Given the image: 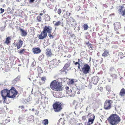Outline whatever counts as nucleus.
<instances>
[{
	"instance_id": "obj_60",
	"label": "nucleus",
	"mask_w": 125,
	"mask_h": 125,
	"mask_svg": "<svg viewBox=\"0 0 125 125\" xmlns=\"http://www.w3.org/2000/svg\"><path fill=\"white\" fill-rule=\"evenodd\" d=\"M79 65L78 66V68L79 69H81L80 68V64H79Z\"/></svg>"
},
{
	"instance_id": "obj_4",
	"label": "nucleus",
	"mask_w": 125,
	"mask_h": 125,
	"mask_svg": "<svg viewBox=\"0 0 125 125\" xmlns=\"http://www.w3.org/2000/svg\"><path fill=\"white\" fill-rule=\"evenodd\" d=\"M90 68V67L89 65L85 64L82 68V70H80V71H82L84 74H86L89 73Z\"/></svg>"
},
{
	"instance_id": "obj_14",
	"label": "nucleus",
	"mask_w": 125,
	"mask_h": 125,
	"mask_svg": "<svg viewBox=\"0 0 125 125\" xmlns=\"http://www.w3.org/2000/svg\"><path fill=\"white\" fill-rule=\"evenodd\" d=\"M19 29L22 36L25 37L27 35V32L26 31H25L23 29L20 27L19 28Z\"/></svg>"
},
{
	"instance_id": "obj_3",
	"label": "nucleus",
	"mask_w": 125,
	"mask_h": 125,
	"mask_svg": "<svg viewBox=\"0 0 125 125\" xmlns=\"http://www.w3.org/2000/svg\"><path fill=\"white\" fill-rule=\"evenodd\" d=\"M63 103L59 102H56L52 105L53 110L55 112H60L62 109Z\"/></svg>"
},
{
	"instance_id": "obj_15",
	"label": "nucleus",
	"mask_w": 125,
	"mask_h": 125,
	"mask_svg": "<svg viewBox=\"0 0 125 125\" xmlns=\"http://www.w3.org/2000/svg\"><path fill=\"white\" fill-rule=\"evenodd\" d=\"M59 60H57L56 59H53V60L51 61V63L54 66H56L58 65V64L60 62Z\"/></svg>"
},
{
	"instance_id": "obj_5",
	"label": "nucleus",
	"mask_w": 125,
	"mask_h": 125,
	"mask_svg": "<svg viewBox=\"0 0 125 125\" xmlns=\"http://www.w3.org/2000/svg\"><path fill=\"white\" fill-rule=\"evenodd\" d=\"M110 102H112L111 100H109L107 102L106 101L104 103V108L106 110L110 109L111 108V104Z\"/></svg>"
},
{
	"instance_id": "obj_21",
	"label": "nucleus",
	"mask_w": 125,
	"mask_h": 125,
	"mask_svg": "<svg viewBox=\"0 0 125 125\" xmlns=\"http://www.w3.org/2000/svg\"><path fill=\"white\" fill-rule=\"evenodd\" d=\"M65 120L64 118L62 119V118H61L59 120L58 122L57 125H59L60 124V122L63 125H64V122L65 121Z\"/></svg>"
},
{
	"instance_id": "obj_32",
	"label": "nucleus",
	"mask_w": 125,
	"mask_h": 125,
	"mask_svg": "<svg viewBox=\"0 0 125 125\" xmlns=\"http://www.w3.org/2000/svg\"><path fill=\"white\" fill-rule=\"evenodd\" d=\"M7 97L9 98H13L15 97V94H13V95L10 96V93H9V94H8L7 95Z\"/></svg>"
},
{
	"instance_id": "obj_34",
	"label": "nucleus",
	"mask_w": 125,
	"mask_h": 125,
	"mask_svg": "<svg viewBox=\"0 0 125 125\" xmlns=\"http://www.w3.org/2000/svg\"><path fill=\"white\" fill-rule=\"evenodd\" d=\"M61 22L60 21L56 22L54 24V26H58L61 24Z\"/></svg>"
},
{
	"instance_id": "obj_33",
	"label": "nucleus",
	"mask_w": 125,
	"mask_h": 125,
	"mask_svg": "<svg viewBox=\"0 0 125 125\" xmlns=\"http://www.w3.org/2000/svg\"><path fill=\"white\" fill-rule=\"evenodd\" d=\"M111 88L110 86L109 85L107 86L106 87V89L108 92H111Z\"/></svg>"
},
{
	"instance_id": "obj_45",
	"label": "nucleus",
	"mask_w": 125,
	"mask_h": 125,
	"mask_svg": "<svg viewBox=\"0 0 125 125\" xmlns=\"http://www.w3.org/2000/svg\"><path fill=\"white\" fill-rule=\"evenodd\" d=\"M36 64V62L35 61L33 62L32 63V65L33 66V67H35V66Z\"/></svg>"
},
{
	"instance_id": "obj_6",
	"label": "nucleus",
	"mask_w": 125,
	"mask_h": 125,
	"mask_svg": "<svg viewBox=\"0 0 125 125\" xmlns=\"http://www.w3.org/2000/svg\"><path fill=\"white\" fill-rule=\"evenodd\" d=\"M52 29V27L51 26H45L44 27L43 31L47 34V33H51Z\"/></svg>"
},
{
	"instance_id": "obj_23",
	"label": "nucleus",
	"mask_w": 125,
	"mask_h": 125,
	"mask_svg": "<svg viewBox=\"0 0 125 125\" xmlns=\"http://www.w3.org/2000/svg\"><path fill=\"white\" fill-rule=\"evenodd\" d=\"M125 94V90L123 88L121 90L120 93V94L121 96H124Z\"/></svg>"
},
{
	"instance_id": "obj_38",
	"label": "nucleus",
	"mask_w": 125,
	"mask_h": 125,
	"mask_svg": "<svg viewBox=\"0 0 125 125\" xmlns=\"http://www.w3.org/2000/svg\"><path fill=\"white\" fill-rule=\"evenodd\" d=\"M113 75L111 76H111L114 79L116 78L117 77V76L116 74H113V73L112 74Z\"/></svg>"
},
{
	"instance_id": "obj_7",
	"label": "nucleus",
	"mask_w": 125,
	"mask_h": 125,
	"mask_svg": "<svg viewBox=\"0 0 125 125\" xmlns=\"http://www.w3.org/2000/svg\"><path fill=\"white\" fill-rule=\"evenodd\" d=\"M66 93L67 94H68L70 95V96L72 97H74L75 96V91H73V94H72V91L71 89H69V87L67 86L65 88Z\"/></svg>"
},
{
	"instance_id": "obj_2",
	"label": "nucleus",
	"mask_w": 125,
	"mask_h": 125,
	"mask_svg": "<svg viewBox=\"0 0 125 125\" xmlns=\"http://www.w3.org/2000/svg\"><path fill=\"white\" fill-rule=\"evenodd\" d=\"M50 87L52 89L55 91H60L62 90L60 83L56 80H54L51 82L50 84Z\"/></svg>"
},
{
	"instance_id": "obj_57",
	"label": "nucleus",
	"mask_w": 125,
	"mask_h": 125,
	"mask_svg": "<svg viewBox=\"0 0 125 125\" xmlns=\"http://www.w3.org/2000/svg\"><path fill=\"white\" fill-rule=\"evenodd\" d=\"M21 108L22 110H23L24 109V106H21Z\"/></svg>"
},
{
	"instance_id": "obj_36",
	"label": "nucleus",
	"mask_w": 125,
	"mask_h": 125,
	"mask_svg": "<svg viewBox=\"0 0 125 125\" xmlns=\"http://www.w3.org/2000/svg\"><path fill=\"white\" fill-rule=\"evenodd\" d=\"M44 55H40L38 58L39 60H42L43 59Z\"/></svg>"
},
{
	"instance_id": "obj_10",
	"label": "nucleus",
	"mask_w": 125,
	"mask_h": 125,
	"mask_svg": "<svg viewBox=\"0 0 125 125\" xmlns=\"http://www.w3.org/2000/svg\"><path fill=\"white\" fill-rule=\"evenodd\" d=\"M118 10L119 13L122 16H124L125 15V8L123 6H119L118 7Z\"/></svg>"
},
{
	"instance_id": "obj_20",
	"label": "nucleus",
	"mask_w": 125,
	"mask_h": 125,
	"mask_svg": "<svg viewBox=\"0 0 125 125\" xmlns=\"http://www.w3.org/2000/svg\"><path fill=\"white\" fill-rule=\"evenodd\" d=\"M110 71L109 72V73L111 75V76L113 75L112 74L115 72V70L114 68L113 67H112L110 68Z\"/></svg>"
},
{
	"instance_id": "obj_31",
	"label": "nucleus",
	"mask_w": 125,
	"mask_h": 125,
	"mask_svg": "<svg viewBox=\"0 0 125 125\" xmlns=\"http://www.w3.org/2000/svg\"><path fill=\"white\" fill-rule=\"evenodd\" d=\"M16 90L14 87H11L10 90H9V92H10H10L11 93H13V91H15Z\"/></svg>"
},
{
	"instance_id": "obj_48",
	"label": "nucleus",
	"mask_w": 125,
	"mask_h": 125,
	"mask_svg": "<svg viewBox=\"0 0 125 125\" xmlns=\"http://www.w3.org/2000/svg\"><path fill=\"white\" fill-rule=\"evenodd\" d=\"M46 79V78L45 77H42L41 78V80L42 81H45Z\"/></svg>"
},
{
	"instance_id": "obj_16",
	"label": "nucleus",
	"mask_w": 125,
	"mask_h": 125,
	"mask_svg": "<svg viewBox=\"0 0 125 125\" xmlns=\"http://www.w3.org/2000/svg\"><path fill=\"white\" fill-rule=\"evenodd\" d=\"M114 25L115 30H118L120 28L121 25L119 22H116L115 23Z\"/></svg>"
},
{
	"instance_id": "obj_35",
	"label": "nucleus",
	"mask_w": 125,
	"mask_h": 125,
	"mask_svg": "<svg viewBox=\"0 0 125 125\" xmlns=\"http://www.w3.org/2000/svg\"><path fill=\"white\" fill-rule=\"evenodd\" d=\"M36 19L39 22L41 21V20L42 18L40 16H39L37 17L36 18Z\"/></svg>"
},
{
	"instance_id": "obj_37",
	"label": "nucleus",
	"mask_w": 125,
	"mask_h": 125,
	"mask_svg": "<svg viewBox=\"0 0 125 125\" xmlns=\"http://www.w3.org/2000/svg\"><path fill=\"white\" fill-rule=\"evenodd\" d=\"M109 53V52L108 51L106 50H105L104 52L103 55H107Z\"/></svg>"
},
{
	"instance_id": "obj_26",
	"label": "nucleus",
	"mask_w": 125,
	"mask_h": 125,
	"mask_svg": "<svg viewBox=\"0 0 125 125\" xmlns=\"http://www.w3.org/2000/svg\"><path fill=\"white\" fill-rule=\"evenodd\" d=\"M46 55H52L51 50L49 49H47L46 50Z\"/></svg>"
},
{
	"instance_id": "obj_52",
	"label": "nucleus",
	"mask_w": 125,
	"mask_h": 125,
	"mask_svg": "<svg viewBox=\"0 0 125 125\" xmlns=\"http://www.w3.org/2000/svg\"><path fill=\"white\" fill-rule=\"evenodd\" d=\"M74 81L73 79H71L70 81V83L71 84H73L74 83Z\"/></svg>"
},
{
	"instance_id": "obj_46",
	"label": "nucleus",
	"mask_w": 125,
	"mask_h": 125,
	"mask_svg": "<svg viewBox=\"0 0 125 125\" xmlns=\"http://www.w3.org/2000/svg\"><path fill=\"white\" fill-rule=\"evenodd\" d=\"M85 44L87 45L88 46H89L90 45V44H91V43L89 42H85Z\"/></svg>"
},
{
	"instance_id": "obj_49",
	"label": "nucleus",
	"mask_w": 125,
	"mask_h": 125,
	"mask_svg": "<svg viewBox=\"0 0 125 125\" xmlns=\"http://www.w3.org/2000/svg\"><path fill=\"white\" fill-rule=\"evenodd\" d=\"M35 0H29V2L30 3H33Z\"/></svg>"
},
{
	"instance_id": "obj_53",
	"label": "nucleus",
	"mask_w": 125,
	"mask_h": 125,
	"mask_svg": "<svg viewBox=\"0 0 125 125\" xmlns=\"http://www.w3.org/2000/svg\"><path fill=\"white\" fill-rule=\"evenodd\" d=\"M14 93L13 94H15V95H17V94L18 93V92L16 91H16H14Z\"/></svg>"
},
{
	"instance_id": "obj_19",
	"label": "nucleus",
	"mask_w": 125,
	"mask_h": 125,
	"mask_svg": "<svg viewBox=\"0 0 125 125\" xmlns=\"http://www.w3.org/2000/svg\"><path fill=\"white\" fill-rule=\"evenodd\" d=\"M11 38L10 37H8L6 38V41L4 42V43L8 45L10 43V40Z\"/></svg>"
},
{
	"instance_id": "obj_30",
	"label": "nucleus",
	"mask_w": 125,
	"mask_h": 125,
	"mask_svg": "<svg viewBox=\"0 0 125 125\" xmlns=\"http://www.w3.org/2000/svg\"><path fill=\"white\" fill-rule=\"evenodd\" d=\"M95 116L94 115L93 116V118H90V119L88 120L89 122H91V124H92L93 123L94 121L95 118Z\"/></svg>"
},
{
	"instance_id": "obj_64",
	"label": "nucleus",
	"mask_w": 125,
	"mask_h": 125,
	"mask_svg": "<svg viewBox=\"0 0 125 125\" xmlns=\"http://www.w3.org/2000/svg\"><path fill=\"white\" fill-rule=\"evenodd\" d=\"M78 124L79 125H83V124L81 123H79Z\"/></svg>"
},
{
	"instance_id": "obj_13",
	"label": "nucleus",
	"mask_w": 125,
	"mask_h": 125,
	"mask_svg": "<svg viewBox=\"0 0 125 125\" xmlns=\"http://www.w3.org/2000/svg\"><path fill=\"white\" fill-rule=\"evenodd\" d=\"M33 53L34 54H38L41 52V50L40 49L38 48H34L32 49Z\"/></svg>"
},
{
	"instance_id": "obj_39",
	"label": "nucleus",
	"mask_w": 125,
	"mask_h": 125,
	"mask_svg": "<svg viewBox=\"0 0 125 125\" xmlns=\"http://www.w3.org/2000/svg\"><path fill=\"white\" fill-rule=\"evenodd\" d=\"M38 72L39 73H43V72L41 68L40 67H39L38 69Z\"/></svg>"
},
{
	"instance_id": "obj_59",
	"label": "nucleus",
	"mask_w": 125,
	"mask_h": 125,
	"mask_svg": "<svg viewBox=\"0 0 125 125\" xmlns=\"http://www.w3.org/2000/svg\"><path fill=\"white\" fill-rule=\"evenodd\" d=\"M82 119L83 120H85V117L84 116H83L82 118Z\"/></svg>"
},
{
	"instance_id": "obj_25",
	"label": "nucleus",
	"mask_w": 125,
	"mask_h": 125,
	"mask_svg": "<svg viewBox=\"0 0 125 125\" xmlns=\"http://www.w3.org/2000/svg\"><path fill=\"white\" fill-rule=\"evenodd\" d=\"M71 14L70 12H69L68 11H67L66 13V14H64L63 16V17L64 18H68V17L70 16Z\"/></svg>"
},
{
	"instance_id": "obj_9",
	"label": "nucleus",
	"mask_w": 125,
	"mask_h": 125,
	"mask_svg": "<svg viewBox=\"0 0 125 125\" xmlns=\"http://www.w3.org/2000/svg\"><path fill=\"white\" fill-rule=\"evenodd\" d=\"M99 80V77L97 76H94L91 79V82L94 84H96Z\"/></svg>"
},
{
	"instance_id": "obj_18",
	"label": "nucleus",
	"mask_w": 125,
	"mask_h": 125,
	"mask_svg": "<svg viewBox=\"0 0 125 125\" xmlns=\"http://www.w3.org/2000/svg\"><path fill=\"white\" fill-rule=\"evenodd\" d=\"M70 64L69 62H68L65 64L63 68H64V69L67 70V71H68L70 69L69 68V67H70Z\"/></svg>"
},
{
	"instance_id": "obj_42",
	"label": "nucleus",
	"mask_w": 125,
	"mask_h": 125,
	"mask_svg": "<svg viewBox=\"0 0 125 125\" xmlns=\"http://www.w3.org/2000/svg\"><path fill=\"white\" fill-rule=\"evenodd\" d=\"M62 12V10L60 9H59L57 10V13L59 15H60V14Z\"/></svg>"
},
{
	"instance_id": "obj_17",
	"label": "nucleus",
	"mask_w": 125,
	"mask_h": 125,
	"mask_svg": "<svg viewBox=\"0 0 125 125\" xmlns=\"http://www.w3.org/2000/svg\"><path fill=\"white\" fill-rule=\"evenodd\" d=\"M20 76H18L16 78L12 81V84L13 85H15L16 83L19 80Z\"/></svg>"
},
{
	"instance_id": "obj_63",
	"label": "nucleus",
	"mask_w": 125,
	"mask_h": 125,
	"mask_svg": "<svg viewBox=\"0 0 125 125\" xmlns=\"http://www.w3.org/2000/svg\"><path fill=\"white\" fill-rule=\"evenodd\" d=\"M66 117L67 119H68V118L69 117V116L68 115H67Z\"/></svg>"
},
{
	"instance_id": "obj_47",
	"label": "nucleus",
	"mask_w": 125,
	"mask_h": 125,
	"mask_svg": "<svg viewBox=\"0 0 125 125\" xmlns=\"http://www.w3.org/2000/svg\"><path fill=\"white\" fill-rule=\"evenodd\" d=\"M21 119H22V118L21 117H19V121L18 122L19 124H21Z\"/></svg>"
},
{
	"instance_id": "obj_61",
	"label": "nucleus",
	"mask_w": 125,
	"mask_h": 125,
	"mask_svg": "<svg viewBox=\"0 0 125 125\" xmlns=\"http://www.w3.org/2000/svg\"><path fill=\"white\" fill-rule=\"evenodd\" d=\"M121 56H120V58L121 59H122V58H123V57H125V56H123V57L122 56H123V55H121Z\"/></svg>"
},
{
	"instance_id": "obj_40",
	"label": "nucleus",
	"mask_w": 125,
	"mask_h": 125,
	"mask_svg": "<svg viewBox=\"0 0 125 125\" xmlns=\"http://www.w3.org/2000/svg\"><path fill=\"white\" fill-rule=\"evenodd\" d=\"M51 33H48V35L50 39H53V36L51 34Z\"/></svg>"
},
{
	"instance_id": "obj_56",
	"label": "nucleus",
	"mask_w": 125,
	"mask_h": 125,
	"mask_svg": "<svg viewBox=\"0 0 125 125\" xmlns=\"http://www.w3.org/2000/svg\"><path fill=\"white\" fill-rule=\"evenodd\" d=\"M80 64V63L79 62H75V64L76 65H77L78 64Z\"/></svg>"
},
{
	"instance_id": "obj_1",
	"label": "nucleus",
	"mask_w": 125,
	"mask_h": 125,
	"mask_svg": "<svg viewBox=\"0 0 125 125\" xmlns=\"http://www.w3.org/2000/svg\"><path fill=\"white\" fill-rule=\"evenodd\" d=\"M108 121L111 125H116L120 121L119 117L115 114L111 115L108 119Z\"/></svg>"
},
{
	"instance_id": "obj_8",
	"label": "nucleus",
	"mask_w": 125,
	"mask_h": 125,
	"mask_svg": "<svg viewBox=\"0 0 125 125\" xmlns=\"http://www.w3.org/2000/svg\"><path fill=\"white\" fill-rule=\"evenodd\" d=\"M23 43V42L20 39L18 42H16L15 44V47H17V49H19L22 47Z\"/></svg>"
},
{
	"instance_id": "obj_22",
	"label": "nucleus",
	"mask_w": 125,
	"mask_h": 125,
	"mask_svg": "<svg viewBox=\"0 0 125 125\" xmlns=\"http://www.w3.org/2000/svg\"><path fill=\"white\" fill-rule=\"evenodd\" d=\"M44 19L45 21H50V16L48 14H46L44 16Z\"/></svg>"
},
{
	"instance_id": "obj_62",
	"label": "nucleus",
	"mask_w": 125,
	"mask_h": 125,
	"mask_svg": "<svg viewBox=\"0 0 125 125\" xmlns=\"http://www.w3.org/2000/svg\"><path fill=\"white\" fill-rule=\"evenodd\" d=\"M50 0L53 2H55V0Z\"/></svg>"
},
{
	"instance_id": "obj_11",
	"label": "nucleus",
	"mask_w": 125,
	"mask_h": 125,
	"mask_svg": "<svg viewBox=\"0 0 125 125\" xmlns=\"http://www.w3.org/2000/svg\"><path fill=\"white\" fill-rule=\"evenodd\" d=\"M47 34L45 32L43 31L39 35L38 37L39 39L42 40L45 38L47 37Z\"/></svg>"
},
{
	"instance_id": "obj_27",
	"label": "nucleus",
	"mask_w": 125,
	"mask_h": 125,
	"mask_svg": "<svg viewBox=\"0 0 125 125\" xmlns=\"http://www.w3.org/2000/svg\"><path fill=\"white\" fill-rule=\"evenodd\" d=\"M26 51V49H21L20 50L18 51V52L20 54H24L25 52Z\"/></svg>"
},
{
	"instance_id": "obj_28",
	"label": "nucleus",
	"mask_w": 125,
	"mask_h": 125,
	"mask_svg": "<svg viewBox=\"0 0 125 125\" xmlns=\"http://www.w3.org/2000/svg\"><path fill=\"white\" fill-rule=\"evenodd\" d=\"M82 27L84 30H87L89 28L88 25L86 23L84 24L82 26Z\"/></svg>"
},
{
	"instance_id": "obj_54",
	"label": "nucleus",
	"mask_w": 125,
	"mask_h": 125,
	"mask_svg": "<svg viewBox=\"0 0 125 125\" xmlns=\"http://www.w3.org/2000/svg\"><path fill=\"white\" fill-rule=\"evenodd\" d=\"M10 120L9 119H7L6 120V123H8L9 122H10Z\"/></svg>"
},
{
	"instance_id": "obj_12",
	"label": "nucleus",
	"mask_w": 125,
	"mask_h": 125,
	"mask_svg": "<svg viewBox=\"0 0 125 125\" xmlns=\"http://www.w3.org/2000/svg\"><path fill=\"white\" fill-rule=\"evenodd\" d=\"M10 93L9 90L7 89H4L2 90L1 92V95H7V96L8 94Z\"/></svg>"
},
{
	"instance_id": "obj_24",
	"label": "nucleus",
	"mask_w": 125,
	"mask_h": 125,
	"mask_svg": "<svg viewBox=\"0 0 125 125\" xmlns=\"http://www.w3.org/2000/svg\"><path fill=\"white\" fill-rule=\"evenodd\" d=\"M42 123L44 125H47L49 123L48 120V119H44L42 121Z\"/></svg>"
},
{
	"instance_id": "obj_55",
	"label": "nucleus",
	"mask_w": 125,
	"mask_h": 125,
	"mask_svg": "<svg viewBox=\"0 0 125 125\" xmlns=\"http://www.w3.org/2000/svg\"><path fill=\"white\" fill-rule=\"evenodd\" d=\"M67 79L66 78H64L63 79V81L65 82L67 80Z\"/></svg>"
},
{
	"instance_id": "obj_29",
	"label": "nucleus",
	"mask_w": 125,
	"mask_h": 125,
	"mask_svg": "<svg viewBox=\"0 0 125 125\" xmlns=\"http://www.w3.org/2000/svg\"><path fill=\"white\" fill-rule=\"evenodd\" d=\"M66 70H67L64 69V68H63V69H62L61 70L60 73L61 74H66L67 73V71H66Z\"/></svg>"
},
{
	"instance_id": "obj_58",
	"label": "nucleus",
	"mask_w": 125,
	"mask_h": 125,
	"mask_svg": "<svg viewBox=\"0 0 125 125\" xmlns=\"http://www.w3.org/2000/svg\"><path fill=\"white\" fill-rule=\"evenodd\" d=\"M101 61L100 62V63H101L102 62V61H103V58H101Z\"/></svg>"
},
{
	"instance_id": "obj_43",
	"label": "nucleus",
	"mask_w": 125,
	"mask_h": 125,
	"mask_svg": "<svg viewBox=\"0 0 125 125\" xmlns=\"http://www.w3.org/2000/svg\"><path fill=\"white\" fill-rule=\"evenodd\" d=\"M41 12H43V13H40V15H39V16H41V15H43V14L45 12V10H43V11H41Z\"/></svg>"
},
{
	"instance_id": "obj_50",
	"label": "nucleus",
	"mask_w": 125,
	"mask_h": 125,
	"mask_svg": "<svg viewBox=\"0 0 125 125\" xmlns=\"http://www.w3.org/2000/svg\"><path fill=\"white\" fill-rule=\"evenodd\" d=\"M0 10L1 11L0 12V13H3L4 11V9H2V8H1L0 9Z\"/></svg>"
},
{
	"instance_id": "obj_51",
	"label": "nucleus",
	"mask_w": 125,
	"mask_h": 125,
	"mask_svg": "<svg viewBox=\"0 0 125 125\" xmlns=\"http://www.w3.org/2000/svg\"><path fill=\"white\" fill-rule=\"evenodd\" d=\"M91 124H90V122H89L88 121V122L85 123V125H90Z\"/></svg>"
},
{
	"instance_id": "obj_44",
	"label": "nucleus",
	"mask_w": 125,
	"mask_h": 125,
	"mask_svg": "<svg viewBox=\"0 0 125 125\" xmlns=\"http://www.w3.org/2000/svg\"><path fill=\"white\" fill-rule=\"evenodd\" d=\"M89 48H90V49L91 50H93V45L92 44H90V45L89 46H88Z\"/></svg>"
},
{
	"instance_id": "obj_41",
	"label": "nucleus",
	"mask_w": 125,
	"mask_h": 125,
	"mask_svg": "<svg viewBox=\"0 0 125 125\" xmlns=\"http://www.w3.org/2000/svg\"><path fill=\"white\" fill-rule=\"evenodd\" d=\"M2 97V99L4 100H6L7 97V95H1Z\"/></svg>"
}]
</instances>
